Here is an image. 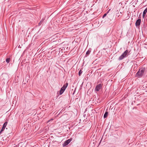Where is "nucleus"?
<instances>
[{
	"mask_svg": "<svg viewBox=\"0 0 147 147\" xmlns=\"http://www.w3.org/2000/svg\"><path fill=\"white\" fill-rule=\"evenodd\" d=\"M128 51L126 50L125 51L122 55L119 57L118 59L119 60H121L123 59L124 58L126 57L128 55V53H129Z\"/></svg>",
	"mask_w": 147,
	"mask_h": 147,
	"instance_id": "f257e3e1",
	"label": "nucleus"
},
{
	"mask_svg": "<svg viewBox=\"0 0 147 147\" xmlns=\"http://www.w3.org/2000/svg\"><path fill=\"white\" fill-rule=\"evenodd\" d=\"M145 68L144 67H141L138 70V78L141 77L143 75Z\"/></svg>",
	"mask_w": 147,
	"mask_h": 147,
	"instance_id": "f03ea898",
	"label": "nucleus"
},
{
	"mask_svg": "<svg viewBox=\"0 0 147 147\" xmlns=\"http://www.w3.org/2000/svg\"><path fill=\"white\" fill-rule=\"evenodd\" d=\"M102 87V84H99L96 86L94 90L96 91H98L101 89Z\"/></svg>",
	"mask_w": 147,
	"mask_h": 147,
	"instance_id": "7ed1b4c3",
	"label": "nucleus"
},
{
	"mask_svg": "<svg viewBox=\"0 0 147 147\" xmlns=\"http://www.w3.org/2000/svg\"><path fill=\"white\" fill-rule=\"evenodd\" d=\"M71 140V139H69L65 141L63 144V146L64 147L67 145L70 142Z\"/></svg>",
	"mask_w": 147,
	"mask_h": 147,
	"instance_id": "20e7f679",
	"label": "nucleus"
},
{
	"mask_svg": "<svg viewBox=\"0 0 147 147\" xmlns=\"http://www.w3.org/2000/svg\"><path fill=\"white\" fill-rule=\"evenodd\" d=\"M7 122H5L4 123V124L3 125L2 127L1 130V131L0 132V134H1V133L4 130L5 127H6V126L7 124Z\"/></svg>",
	"mask_w": 147,
	"mask_h": 147,
	"instance_id": "39448f33",
	"label": "nucleus"
},
{
	"mask_svg": "<svg viewBox=\"0 0 147 147\" xmlns=\"http://www.w3.org/2000/svg\"><path fill=\"white\" fill-rule=\"evenodd\" d=\"M68 85V83H66L65 84H64L63 86L61 88V91H63V92H64L65 90V89L67 86Z\"/></svg>",
	"mask_w": 147,
	"mask_h": 147,
	"instance_id": "423d86ee",
	"label": "nucleus"
},
{
	"mask_svg": "<svg viewBox=\"0 0 147 147\" xmlns=\"http://www.w3.org/2000/svg\"><path fill=\"white\" fill-rule=\"evenodd\" d=\"M147 12V7L144 10V11L143 14V16L144 18V16H145L146 13Z\"/></svg>",
	"mask_w": 147,
	"mask_h": 147,
	"instance_id": "0eeeda50",
	"label": "nucleus"
},
{
	"mask_svg": "<svg viewBox=\"0 0 147 147\" xmlns=\"http://www.w3.org/2000/svg\"><path fill=\"white\" fill-rule=\"evenodd\" d=\"M91 51V49H89L86 52V55H88L90 53Z\"/></svg>",
	"mask_w": 147,
	"mask_h": 147,
	"instance_id": "6e6552de",
	"label": "nucleus"
},
{
	"mask_svg": "<svg viewBox=\"0 0 147 147\" xmlns=\"http://www.w3.org/2000/svg\"><path fill=\"white\" fill-rule=\"evenodd\" d=\"M108 114V112L107 111H106L104 115V118H106Z\"/></svg>",
	"mask_w": 147,
	"mask_h": 147,
	"instance_id": "1a4fd4ad",
	"label": "nucleus"
},
{
	"mask_svg": "<svg viewBox=\"0 0 147 147\" xmlns=\"http://www.w3.org/2000/svg\"><path fill=\"white\" fill-rule=\"evenodd\" d=\"M44 21V19H42L40 21V22L39 23V24H38L39 26H40L42 24V23Z\"/></svg>",
	"mask_w": 147,
	"mask_h": 147,
	"instance_id": "9d476101",
	"label": "nucleus"
},
{
	"mask_svg": "<svg viewBox=\"0 0 147 147\" xmlns=\"http://www.w3.org/2000/svg\"><path fill=\"white\" fill-rule=\"evenodd\" d=\"M129 17H130L129 14V13H128L127 14V16H126V17L125 18L127 19H128L129 18Z\"/></svg>",
	"mask_w": 147,
	"mask_h": 147,
	"instance_id": "9b49d317",
	"label": "nucleus"
},
{
	"mask_svg": "<svg viewBox=\"0 0 147 147\" xmlns=\"http://www.w3.org/2000/svg\"><path fill=\"white\" fill-rule=\"evenodd\" d=\"M121 14L122 13L121 12H120L119 13L118 12L117 13V14L116 16L118 17H119Z\"/></svg>",
	"mask_w": 147,
	"mask_h": 147,
	"instance_id": "f8f14e48",
	"label": "nucleus"
},
{
	"mask_svg": "<svg viewBox=\"0 0 147 147\" xmlns=\"http://www.w3.org/2000/svg\"><path fill=\"white\" fill-rule=\"evenodd\" d=\"M82 73V71L81 70H80V71L79 72L78 74L79 75V76H80L81 75V74Z\"/></svg>",
	"mask_w": 147,
	"mask_h": 147,
	"instance_id": "ddd939ff",
	"label": "nucleus"
},
{
	"mask_svg": "<svg viewBox=\"0 0 147 147\" xmlns=\"http://www.w3.org/2000/svg\"><path fill=\"white\" fill-rule=\"evenodd\" d=\"M10 61V59L9 58H7L6 59V62L7 63H8Z\"/></svg>",
	"mask_w": 147,
	"mask_h": 147,
	"instance_id": "4468645a",
	"label": "nucleus"
},
{
	"mask_svg": "<svg viewBox=\"0 0 147 147\" xmlns=\"http://www.w3.org/2000/svg\"><path fill=\"white\" fill-rule=\"evenodd\" d=\"M141 20L140 19H138V26H139L140 24Z\"/></svg>",
	"mask_w": 147,
	"mask_h": 147,
	"instance_id": "2eb2a0df",
	"label": "nucleus"
},
{
	"mask_svg": "<svg viewBox=\"0 0 147 147\" xmlns=\"http://www.w3.org/2000/svg\"><path fill=\"white\" fill-rule=\"evenodd\" d=\"M135 24L136 26L137 27L138 26V19L136 21Z\"/></svg>",
	"mask_w": 147,
	"mask_h": 147,
	"instance_id": "dca6fc26",
	"label": "nucleus"
},
{
	"mask_svg": "<svg viewBox=\"0 0 147 147\" xmlns=\"http://www.w3.org/2000/svg\"><path fill=\"white\" fill-rule=\"evenodd\" d=\"M63 92V91H61V90H60V92H59V94L61 95L63 93V92Z\"/></svg>",
	"mask_w": 147,
	"mask_h": 147,
	"instance_id": "f3484780",
	"label": "nucleus"
},
{
	"mask_svg": "<svg viewBox=\"0 0 147 147\" xmlns=\"http://www.w3.org/2000/svg\"><path fill=\"white\" fill-rule=\"evenodd\" d=\"M107 13L105 14L102 16V18H104L107 16Z\"/></svg>",
	"mask_w": 147,
	"mask_h": 147,
	"instance_id": "a211bd4d",
	"label": "nucleus"
},
{
	"mask_svg": "<svg viewBox=\"0 0 147 147\" xmlns=\"http://www.w3.org/2000/svg\"><path fill=\"white\" fill-rule=\"evenodd\" d=\"M111 9H109L108 11H107V13H108L109 11Z\"/></svg>",
	"mask_w": 147,
	"mask_h": 147,
	"instance_id": "6ab92c4d",
	"label": "nucleus"
},
{
	"mask_svg": "<svg viewBox=\"0 0 147 147\" xmlns=\"http://www.w3.org/2000/svg\"><path fill=\"white\" fill-rule=\"evenodd\" d=\"M137 75H138V72H136V76H137Z\"/></svg>",
	"mask_w": 147,
	"mask_h": 147,
	"instance_id": "aec40b11",
	"label": "nucleus"
}]
</instances>
